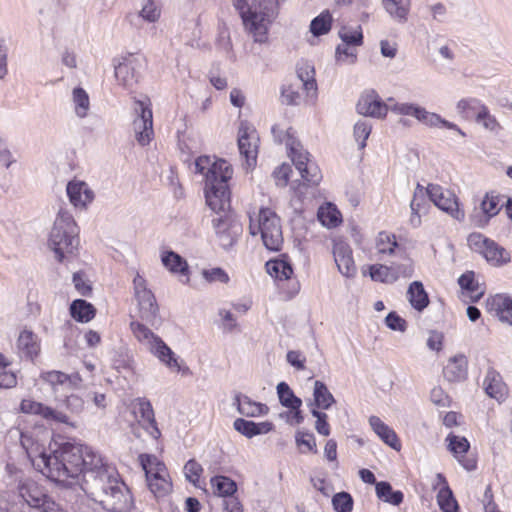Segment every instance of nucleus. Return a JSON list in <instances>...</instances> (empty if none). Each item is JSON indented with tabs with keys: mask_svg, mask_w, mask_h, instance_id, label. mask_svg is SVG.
Returning a JSON list of instances; mask_svg holds the SVG:
<instances>
[{
	"mask_svg": "<svg viewBox=\"0 0 512 512\" xmlns=\"http://www.w3.org/2000/svg\"><path fill=\"white\" fill-rule=\"evenodd\" d=\"M71 316L78 322L86 323L95 317L94 306L83 299H76L70 305Z\"/></svg>",
	"mask_w": 512,
	"mask_h": 512,
	"instance_id": "obj_37",
	"label": "nucleus"
},
{
	"mask_svg": "<svg viewBox=\"0 0 512 512\" xmlns=\"http://www.w3.org/2000/svg\"><path fill=\"white\" fill-rule=\"evenodd\" d=\"M105 463L91 447L72 442H55L49 446V453H42L36 461V468L47 478L64 485H72L82 474L85 484L87 473L99 470Z\"/></svg>",
	"mask_w": 512,
	"mask_h": 512,
	"instance_id": "obj_1",
	"label": "nucleus"
},
{
	"mask_svg": "<svg viewBox=\"0 0 512 512\" xmlns=\"http://www.w3.org/2000/svg\"><path fill=\"white\" fill-rule=\"evenodd\" d=\"M195 172L204 176L206 203L212 211H224L231 206L228 181L232 178V166L224 159L214 160L200 156L195 160Z\"/></svg>",
	"mask_w": 512,
	"mask_h": 512,
	"instance_id": "obj_3",
	"label": "nucleus"
},
{
	"mask_svg": "<svg viewBox=\"0 0 512 512\" xmlns=\"http://www.w3.org/2000/svg\"><path fill=\"white\" fill-rule=\"evenodd\" d=\"M427 193L429 200L436 207L458 221L464 220L465 213L460 209L458 199L454 193L438 184H429L427 186Z\"/></svg>",
	"mask_w": 512,
	"mask_h": 512,
	"instance_id": "obj_12",
	"label": "nucleus"
},
{
	"mask_svg": "<svg viewBox=\"0 0 512 512\" xmlns=\"http://www.w3.org/2000/svg\"><path fill=\"white\" fill-rule=\"evenodd\" d=\"M79 229L73 216L60 209L51 229L48 246L55 258L62 262L65 254H72L79 246Z\"/></svg>",
	"mask_w": 512,
	"mask_h": 512,
	"instance_id": "obj_4",
	"label": "nucleus"
},
{
	"mask_svg": "<svg viewBox=\"0 0 512 512\" xmlns=\"http://www.w3.org/2000/svg\"><path fill=\"white\" fill-rule=\"evenodd\" d=\"M483 385L486 394L498 401L503 399L507 394V387L502 381L501 375L493 368L488 369Z\"/></svg>",
	"mask_w": 512,
	"mask_h": 512,
	"instance_id": "obj_27",
	"label": "nucleus"
},
{
	"mask_svg": "<svg viewBox=\"0 0 512 512\" xmlns=\"http://www.w3.org/2000/svg\"><path fill=\"white\" fill-rule=\"evenodd\" d=\"M446 440L448 441V449L456 458L467 453L470 448V444L465 437L449 434Z\"/></svg>",
	"mask_w": 512,
	"mask_h": 512,
	"instance_id": "obj_52",
	"label": "nucleus"
},
{
	"mask_svg": "<svg viewBox=\"0 0 512 512\" xmlns=\"http://www.w3.org/2000/svg\"><path fill=\"white\" fill-rule=\"evenodd\" d=\"M167 472H161L159 475L146 477L147 485L155 496H164L171 488V483L166 479Z\"/></svg>",
	"mask_w": 512,
	"mask_h": 512,
	"instance_id": "obj_47",
	"label": "nucleus"
},
{
	"mask_svg": "<svg viewBox=\"0 0 512 512\" xmlns=\"http://www.w3.org/2000/svg\"><path fill=\"white\" fill-rule=\"evenodd\" d=\"M333 256L337 268L343 276L351 278L356 275L357 268L349 244L344 241L334 242Z\"/></svg>",
	"mask_w": 512,
	"mask_h": 512,
	"instance_id": "obj_17",
	"label": "nucleus"
},
{
	"mask_svg": "<svg viewBox=\"0 0 512 512\" xmlns=\"http://www.w3.org/2000/svg\"><path fill=\"white\" fill-rule=\"evenodd\" d=\"M490 309L495 311L502 322L512 324V298L507 295L497 294L488 300Z\"/></svg>",
	"mask_w": 512,
	"mask_h": 512,
	"instance_id": "obj_30",
	"label": "nucleus"
},
{
	"mask_svg": "<svg viewBox=\"0 0 512 512\" xmlns=\"http://www.w3.org/2000/svg\"><path fill=\"white\" fill-rule=\"evenodd\" d=\"M297 77L301 82L303 89L307 91V93L313 91L314 93L317 90V84L314 78V68L309 64L305 63L302 66L297 68Z\"/></svg>",
	"mask_w": 512,
	"mask_h": 512,
	"instance_id": "obj_49",
	"label": "nucleus"
},
{
	"mask_svg": "<svg viewBox=\"0 0 512 512\" xmlns=\"http://www.w3.org/2000/svg\"><path fill=\"white\" fill-rule=\"evenodd\" d=\"M249 231L253 236L260 233L266 249L275 252L281 250L284 239L280 218L271 209L261 208L256 219L250 216Z\"/></svg>",
	"mask_w": 512,
	"mask_h": 512,
	"instance_id": "obj_5",
	"label": "nucleus"
},
{
	"mask_svg": "<svg viewBox=\"0 0 512 512\" xmlns=\"http://www.w3.org/2000/svg\"><path fill=\"white\" fill-rule=\"evenodd\" d=\"M477 123L483 125V127L491 132L498 134V132L502 129L500 123L497 119L490 114L488 108H483L481 112L477 115Z\"/></svg>",
	"mask_w": 512,
	"mask_h": 512,
	"instance_id": "obj_57",
	"label": "nucleus"
},
{
	"mask_svg": "<svg viewBox=\"0 0 512 512\" xmlns=\"http://www.w3.org/2000/svg\"><path fill=\"white\" fill-rule=\"evenodd\" d=\"M202 472V466L194 459H190L184 465L185 477L189 482L193 483L194 485H196Z\"/></svg>",
	"mask_w": 512,
	"mask_h": 512,
	"instance_id": "obj_61",
	"label": "nucleus"
},
{
	"mask_svg": "<svg viewBox=\"0 0 512 512\" xmlns=\"http://www.w3.org/2000/svg\"><path fill=\"white\" fill-rule=\"evenodd\" d=\"M72 100L76 115L79 118L86 117L90 108V100L87 92L81 87L74 88L72 91Z\"/></svg>",
	"mask_w": 512,
	"mask_h": 512,
	"instance_id": "obj_46",
	"label": "nucleus"
},
{
	"mask_svg": "<svg viewBox=\"0 0 512 512\" xmlns=\"http://www.w3.org/2000/svg\"><path fill=\"white\" fill-rule=\"evenodd\" d=\"M483 108L486 106L477 98L461 99L456 105L458 114L466 119L475 117L477 120V115Z\"/></svg>",
	"mask_w": 512,
	"mask_h": 512,
	"instance_id": "obj_39",
	"label": "nucleus"
},
{
	"mask_svg": "<svg viewBox=\"0 0 512 512\" xmlns=\"http://www.w3.org/2000/svg\"><path fill=\"white\" fill-rule=\"evenodd\" d=\"M234 429L247 438L267 434L273 430L274 425L269 421L256 423L244 418H237L233 423Z\"/></svg>",
	"mask_w": 512,
	"mask_h": 512,
	"instance_id": "obj_26",
	"label": "nucleus"
},
{
	"mask_svg": "<svg viewBox=\"0 0 512 512\" xmlns=\"http://www.w3.org/2000/svg\"><path fill=\"white\" fill-rule=\"evenodd\" d=\"M251 129L247 122H241L238 130V148L242 156L245 157L248 167L256 165L257 146L250 141Z\"/></svg>",
	"mask_w": 512,
	"mask_h": 512,
	"instance_id": "obj_22",
	"label": "nucleus"
},
{
	"mask_svg": "<svg viewBox=\"0 0 512 512\" xmlns=\"http://www.w3.org/2000/svg\"><path fill=\"white\" fill-rule=\"evenodd\" d=\"M468 361L465 355L451 357L443 369V376L449 382H461L467 377Z\"/></svg>",
	"mask_w": 512,
	"mask_h": 512,
	"instance_id": "obj_25",
	"label": "nucleus"
},
{
	"mask_svg": "<svg viewBox=\"0 0 512 512\" xmlns=\"http://www.w3.org/2000/svg\"><path fill=\"white\" fill-rule=\"evenodd\" d=\"M132 409L138 423L150 434V436L153 439L160 438L161 431L157 426L151 402L146 398H136L132 402Z\"/></svg>",
	"mask_w": 512,
	"mask_h": 512,
	"instance_id": "obj_15",
	"label": "nucleus"
},
{
	"mask_svg": "<svg viewBox=\"0 0 512 512\" xmlns=\"http://www.w3.org/2000/svg\"><path fill=\"white\" fill-rule=\"evenodd\" d=\"M283 102L287 105H298L301 100L299 93V84H289L284 86L281 91Z\"/></svg>",
	"mask_w": 512,
	"mask_h": 512,
	"instance_id": "obj_60",
	"label": "nucleus"
},
{
	"mask_svg": "<svg viewBox=\"0 0 512 512\" xmlns=\"http://www.w3.org/2000/svg\"><path fill=\"white\" fill-rule=\"evenodd\" d=\"M336 402L332 393L328 390L326 384L316 380L313 389V402L310 404L315 409H329Z\"/></svg>",
	"mask_w": 512,
	"mask_h": 512,
	"instance_id": "obj_35",
	"label": "nucleus"
},
{
	"mask_svg": "<svg viewBox=\"0 0 512 512\" xmlns=\"http://www.w3.org/2000/svg\"><path fill=\"white\" fill-rule=\"evenodd\" d=\"M458 283L462 289L473 294L471 296L473 301H478L483 296V291L480 290L478 282L475 281V273L473 271L462 274L458 279Z\"/></svg>",
	"mask_w": 512,
	"mask_h": 512,
	"instance_id": "obj_48",
	"label": "nucleus"
},
{
	"mask_svg": "<svg viewBox=\"0 0 512 512\" xmlns=\"http://www.w3.org/2000/svg\"><path fill=\"white\" fill-rule=\"evenodd\" d=\"M357 111L361 115L383 118L388 112V106L375 93L363 95L357 103Z\"/></svg>",
	"mask_w": 512,
	"mask_h": 512,
	"instance_id": "obj_21",
	"label": "nucleus"
},
{
	"mask_svg": "<svg viewBox=\"0 0 512 512\" xmlns=\"http://www.w3.org/2000/svg\"><path fill=\"white\" fill-rule=\"evenodd\" d=\"M229 210L230 207L224 211H214L217 215L212 219L216 240L224 250L231 249L241 233L240 225L229 215Z\"/></svg>",
	"mask_w": 512,
	"mask_h": 512,
	"instance_id": "obj_10",
	"label": "nucleus"
},
{
	"mask_svg": "<svg viewBox=\"0 0 512 512\" xmlns=\"http://www.w3.org/2000/svg\"><path fill=\"white\" fill-rule=\"evenodd\" d=\"M332 16L328 11L322 12L315 17L310 24V31L314 36H321L331 29Z\"/></svg>",
	"mask_w": 512,
	"mask_h": 512,
	"instance_id": "obj_50",
	"label": "nucleus"
},
{
	"mask_svg": "<svg viewBox=\"0 0 512 512\" xmlns=\"http://www.w3.org/2000/svg\"><path fill=\"white\" fill-rule=\"evenodd\" d=\"M143 59L138 56L129 55L115 66V77L120 85L132 90L139 82Z\"/></svg>",
	"mask_w": 512,
	"mask_h": 512,
	"instance_id": "obj_13",
	"label": "nucleus"
},
{
	"mask_svg": "<svg viewBox=\"0 0 512 512\" xmlns=\"http://www.w3.org/2000/svg\"><path fill=\"white\" fill-rule=\"evenodd\" d=\"M265 267L267 273L277 280H288L293 274V268L286 255L267 261Z\"/></svg>",
	"mask_w": 512,
	"mask_h": 512,
	"instance_id": "obj_32",
	"label": "nucleus"
},
{
	"mask_svg": "<svg viewBox=\"0 0 512 512\" xmlns=\"http://www.w3.org/2000/svg\"><path fill=\"white\" fill-rule=\"evenodd\" d=\"M369 424L373 431L381 438V440L393 448L394 450H400L401 445L399 439L388 425H386L379 417L371 416L369 418Z\"/></svg>",
	"mask_w": 512,
	"mask_h": 512,
	"instance_id": "obj_28",
	"label": "nucleus"
},
{
	"mask_svg": "<svg viewBox=\"0 0 512 512\" xmlns=\"http://www.w3.org/2000/svg\"><path fill=\"white\" fill-rule=\"evenodd\" d=\"M10 363L0 354V387L12 388L17 384V378L13 371L9 369Z\"/></svg>",
	"mask_w": 512,
	"mask_h": 512,
	"instance_id": "obj_51",
	"label": "nucleus"
},
{
	"mask_svg": "<svg viewBox=\"0 0 512 512\" xmlns=\"http://www.w3.org/2000/svg\"><path fill=\"white\" fill-rule=\"evenodd\" d=\"M138 460L146 477L166 472L165 464L155 455L143 453L139 455Z\"/></svg>",
	"mask_w": 512,
	"mask_h": 512,
	"instance_id": "obj_41",
	"label": "nucleus"
},
{
	"mask_svg": "<svg viewBox=\"0 0 512 512\" xmlns=\"http://www.w3.org/2000/svg\"><path fill=\"white\" fill-rule=\"evenodd\" d=\"M482 255L494 266L505 265L511 260L510 253L493 240H490Z\"/></svg>",
	"mask_w": 512,
	"mask_h": 512,
	"instance_id": "obj_36",
	"label": "nucleus"
},
{
	"mask_svg": "<svg viewBox=\"0 0 512 512\" xmlns=\"http://www.w3.org/2000/svg\"><path fill=\"white\" fill-rule=\"evenodd\" d=\"M133 110L135 118L132 122V129L135 138L139 145L146 146L154 136L152 110L149 105L141 100L134 101Z\"/></svg>",
	"mask_w": 512,
	"mask_h": 512,
	"instance_id": "obj_11",
	"label": "nucleus"
},
{
	"mask_svg": "<svg viewBox=\"0 0 512 512\" xmlns=\"http://www.w3.org/2000/svg\"><path fill=\"white\" fill-rule=\"evenodd\" d=\"M203 278L209 282H219V283H228L230 278L226 271L220 267H215L211 269H203L201 272Z\"/></svg>",
	"mask_w": 512,
	"mask_h": 512,
	"instance_id": "obj_59",
	"label": "nucleus"
},
{
	"mask_svg": "<svg viewBox=\"0 0 512 512\" xmlns=\"http://www.w3.org/2000/svg\"><path fill=\"white\" fill-rule=\"evenodd\" d=\"M233 400L237 411L245 417H259L269 412V408L266 404L253 401L244 394H236Z\"/></svg>",
	"mask_w": 512,
	"mask_h": 512,
	"instance_id": "obj_23",
	"label": "nucleus"
},
{
	"mask_svg": "<svg viewBox=\"0 0 512 512\" xmlns=\"http://www.w3.org/2000/svg\"><path fill=\"white\" fill-rule=\"evenodd\" d=\"M397 246L395 235L386 232L379 233L376 241V247L379 253L393 254Z\"/></svg>",
	"mask_w": 512,
	"mask_h": 512,
	"instance_id": "obj_55",
	"label": "nucleus"
},
{
	"mask_svg": "<svg viewBox=\"0 0 512 512\" xmlns=\"http://www.w3.org/2000/svg\"><path fill=\"white\" fill-rule=\"evenodd\" d=\"M407 299L411 306L421 312L429 305V297L422 282H412L407 290Z\"/></svg>",
	"mask_w": 512,
	"mask_h": 512,
	"instance_id": "obj_34",
	"label": "nucleus"
},
{
	"mask_svg": "<svg viewBox=\"0 0 512 512\" xmlns=\"http://www.w3.org/2000/svg\"><path fill=\"white\" fill-rule=\"evenodd\" d=\"M339 37L346 45L359 46L363 43V34L360 26H358L355 30L342 28L339 31Z\"/></svg>",
	"mask_w": 512,
	"mask_h": 512,
	"instance_id": "obj_58",
	"label": "nucleus"
},
{
	"mask_svg": "<svg viewBox=\"0 0 512 512\" xmlns=\"http://www.w3.org/2000/svg\"><path fill=\"white\" fill-rule=\"evenodd\" d=\"M130 328L136 339L164 365L176 371L181 370L180 363L170 347L148 327L139 321H132Z\"/></svg>",
	"mask_w": 512,
	"mask_h": 512,
	"instance_id": "obj_6",
	"label": "nucleus"
},
{
	"mask_svg": "<svg viewBox=\"0 0 512 512\" xmlns=\"http://www.w3.org/2000/svg\"><path fill=\"white\" fill-rule=\"evenodd\" d=\"M67 195L75 207H85L94 198L93 191L83 181L73 180L67 184Z\"/></svg>",
	"mask_w": 512,
	"mask_h": 512,
	"instance_id": "obj_24",
	"label": "nucleus"
},
{
	"mask_svg": "<svg viewBox=\"0 0 512 512\" xmlns=\"http://www.w3.org/2000/svg\"><path fill=\"white\" fill-rule=\"evenodd\" d=\"M134 296L139 307V317L157 327L161 323L159 317V307L154 294L147 288L146 280L137 273L133 279Z\"/></svg>",
	"mask_w": 512,
	"mask_h": 512,
	"instance_id": "obj_9",
	"label": "nucleus"
},
{
	"mask_svg": "<svg viewBox=\"0 0 512 512\" xmlns=\"http://www.w3.org/2000/svg\"><path fill=\"white\" fill-rule=\"evenodd\" d=\"M437 485H442L438 494H437V502L440 509L443 512H457L458 503L453 496L451 489L449 488L446 478L443 474L438 473L436 475Z\"/></svg>",
	"mask_w": 512,
	"mask_h": 512,
	"instance_id": "obj_29",
	"label": "nucleus"
},
{
	"mask_svg": "<svg viewBox=\"0 0 512 512\" xmlns=\"http://www.w3.org/2000/svg\"><path fill=\"white\" fill-rule=\"evenodd\" d=\"M286 147L289 151L288 154L291 157L294 166L299 171L302 179L308 185H318L322 179L321 171L318 165L314 161L310 160L309 153L302 148L300 142L293 136L288 135Z\"/></svg>",
	"mask_w": 512,
	"mask_h": 512,
	"instance_id": "obj_8",
	"label": "nucleus"
},
{
	"mask_svg": "<svg viewBox=\"0 0 512 512\" xmlns=\"http://www.w3.org/2000/svg\"><path fill=\"white\" fill-rule=\"evenodd\" d=\"M311 414L316 418L315 429L316 431L323 435L328 436L330 434V426L328 424V416L326 413L321 412L315 408L311 409Z\"/></svg>",
	"mask_w": 512,
	"mask_h": 512,
	"instance_id": "obj_62",
	"label": "nucleus"
},
{
	"mask_svg": "<svg viewBox=\"0 0 512 512\" xmlns=\"http://www.w3.org/2000/svg\"><path fill=\"white\" fill-rule=\"evenodd\" d=\"M214 494L221 497H231L237 491L235 481L227 476H214L210 480Z\"/></svg>",
	"mask_w": 512,
	"mask_h": 512,
	"instance_id": "obj_40",
	"label": "nucleus"
},
{
	"mask_svg": "<svg viewBox=\"0 0 512 512\" xmlns=\"http://www.w3.org/2000/svg\"><path fill=\"white\" fill-rule=\"evenodd\" d=\"M40 377L52 387L55 396L61 388L63 390L77 388L81 382L79 374L68 375L56 370L42 372Z\"/></svg>",
	"mask_w": 512,
	"mask_h": 512,
	"instance_id": "obj_18",
	"label": "nucleus"
},
{
	"mask_svg": "<svg viewBox=\"0 0 512 512\" xmlns=\"http://www.w3.org/2000/svg\"><path fill=\"white\" fill-rule=\"evenodd\" d=\"M17 353L21 359L33 361L40 353V339L33 331L24 329L17 339Z\"/></svg>",
	"mask_w": 512,
	"mask_h": 512,
	"instance_id": "obj_20",
	"label": "nucleus"
},
{
	"mask_svg": "<svg viewBox=\"0 0 512 512\" xmlns=\"http://www.w3.org/2000/svg\"><path fill=\"white\" fill-rule=\"evenodd\" d=\"M20 443L35 467L36 461L39 459L42 453H48L46 449L39 443L34 432H21Z\"/></svg>",
	"mask_w": 512,
	"mask_h": 512,
	"instance_id": "obj_33",
	"label": "nucleus"
},
{
	"mask_svg": "<svg viewBox=\"0 0 512 512\" xmlns=\"http://www.w3.org/2000/svg\"><path fill=\"white\" fill-rule=\"evenodd\" d=\"M385 11L398 23L404 24L408 20L411 9V0H382Z\"/></svg>",
	"mask_w": 512,
	"mask_h": 512,
	"instance_id": "obj_31",
	"label": "nucleus"
},
{
	"mask_svg": "<svg viewBox=\"0 0 512 512\" xmlns=\"http://www.w3.org/2000/svg\"><path fill=\"white\" fill-rule=\"evenodd\" d=\"M427 197V187L425 188L420 183H417L410 202L411 216L409 220L410 224L415 228L421 225V217L427 214L430 207V200Z\"/></svg>",
	"mask_w": 512,
	"mask_h": 512,
	"instance_id": "obj_19",
	"label": "nucleus"
},
{
	"mask_svg": "<svg viewBox=\"0 0 512 512\" xmlns=\"http://www.w3.org/2000/svg\"><path fill=\"white\" fill-rule=\"evenodd\" d=\"M20 410L25 414L41 416L47 421L72 425L69 416L65 412L46 406L31 399H23L20 404Z\"/></svg>",
	"mask_w": 512,
	"mask_h": 512,
	"instance_id": "obj_16",
	"label": "nucleus"
},
{
	"mask_svg": "<svg viewBox=\"0 0 512 512\" xmlns=\"http://www.w3.org/2000/svg\"><path fill=\"white\" fill-rule=\"evenodd\" d=\"M17 495L28 507L38 509L49 496L45 489L29 477H20L16 486Z\"/></svg>",
	"mask_w": 512,
	"mask_h": 512,
	"instance_id": "obj_14",
	"label": "nucleus"
},
{
	"mask_svg": "<svg viewBox=\"0 0 512 512\" xmlns=\"http://www.w3.org/2000/svg\"><path fill=\"white\" fill-rule=\"evenodd\" d=\"M375 489L377 497L384 502H387L394 506H398L403 502V493L399 490H393L389 482L380 481L376 483Z\"/></svg>",
	"mask_w": 512,
	"mask_h": 512,
	"instance_id": "obj_38",
	"label": "nucleus"
},
{
	"mask_svg": "<svg viewBox=\"0 0 512 512\" xmlns=\"http://www.w3.org/2000/svg\"><path fill=\"white\" fill-rule=\"evenodd\" d=\"M499 198L497 196H489L488 194L481 202V208L489 218L495 216L499 212Z\"/></svg>",
	"mask_w": 512,
	"mask_h": 512,
	"instance_id": "obj_64",
	"label": "nucleus"
},
{
	"mask_svg": "<svg viewBox=\"0 0 512 512\" xmlns=\"http://www.w3.org/2000/svg\"><path fill=\"white\" fill-rule=\"evenodd\" d=\"M277 395L279 402L286 408H301L302 400L297 397L286 382H280L277 385Z\"/></svg>",
	"mask_w": 512,
	"mask_h": 512,
	"instance_id": "obj_42",
	"label": "nucleus"
},
{
	"mask_svg": "<svg viewBox=\"0 0 512 512\" xmlns=\"http://www.w3.org/2000/svg\"><path fill=\"white\" fill-rule=\"evenodd\" d=\"M161 260L163 265L173 273L186 274L188 272L186 260L174 251L163 253Z\"/></svg>",
	"mask_w": 512,
	"mask_h": 512,
	"instance_id": "obj_43",
	"label": "nucleus"
},
{
	"mask_svg": "<svg viewBox=\"0 0 512 512\" xmlns=\"http://www.w3.org/2000/svg\"><path fill=\"white\" fill-rule=\"evenodd\" d=\"M55 400L58 403L56 409L61 410L62 412V409L65 408L71 414L78 415L84 409V400L76 394L67 395L64 399H61L56 395Z\"/></svg>",
	"mask_w": 512,
	"mask_h": 512,
	"instance_id": "obj_44",
	"label": "nucleus"
},
{
	"mask_svg": "<svg viewBox=\"0 0 512 512\" xmlns=\"http://www.w3.org/2000/svg\"><path fill=\"white\" fill-rule=\"evenodd\" d=\"M372 130V124L368 120H359L354 125V138L358 142L359 149L366 147V140L368 139Z\"/></svg>",
	"mask_w": 512,
	"mask_h": 512,
	"instance_id": "obj_53",
	"label": "nucleus"
},
{
	"mask_svg": "<svg viewBox=\"0 0 512 512\" xmlns=\"http://www.w3.org/2000/svg\"><path fill=\"white\" fill-rule=\"evenodd\" d=\"M370 277L373 281L393 283L398 279V274L394 271V267L375 264L370 266Z\"/></svg>",
	"mask_w": 512,
	"mask_h": 512,
	"instance_id": "obj_45",
	"label": "nucleus"
},
{
	"mask_svg": "<svg viewBox=\"0 0 512 512\" xmlns=\"http://www.w3.org/2000/svg\"><path fill=\"white\" fill-rule=\"evenodd\" d=\"M81 489L108 511L127 512L133 504L129 488L118 478L116 470L106 463L99 470L87 473Z\"/></svg>",
	"mask_w": 512,
	"mask_h": 512,
	"instance_id": "obj_2",
	"label": "nucleus"
},
{
	"mask_svg": "<svg viewBox=\"0 0 512 512\" xmlns=\"http://www.w3.org/2000/svg\"><path fill=\"white\" fill-rule=\"evenodd\" d=\"M318 218L323 225L328 227H336L341 222L339 211L332 205L327 208H320Z\"/></svg>",
	"mask_w": 512,
	"mask_h": 512,
	"instance_id": "obj_54",
	"label": "nucleus"
},
{
	"mask_svg": "<svg viewBox=\"0 0 512 512\" xmlns=\"http://www.w3.org/2000/svg\"><path fill=\"white\" fill-rule=\"evenodd\" d=\"M353 504V498L348 492L342 491L332 497V505L337 512H351Z\"/></svg>",
	"mask_w": 512,
	"mask_h": 512,
	"instance_id": "obj_56",
	"label": "nucleus"
},
{
	"mask_svg": "<svg viewBox=\"0 0 512 512\" xmlns=\"http://www.w3.org/2000/svg\"><path fill=\"white\" fill-rule=\"evenodd\" d=\"M251 12L247 30L256 42L264 43L267 40L268 25L279 13V2L278 0H254Z\"/></svg>",
	"mask_w": 512,
	"mask_h": 512,
	"instance_id": "obj_7",
	"label": "nucleus"
},
{
	"mask_svg": "<svg viewBox=\"0 0 512 512\" xmlns=\"http://www.w3.org/2000/svg\"><path fill=\"white\" fill-rule=\"evenodd\" d=\"M490 240L491 239L485 237L481 233H471L467 239L469 247L473 251L480 253V254H483V252H484L486 246L488 245V243L490 242Z\"/></svg>",
	"mask_w": 512,
	"mask_h": 512,
	"instance_id": "obj_63",
	"label": "nucleus"
}]
</instances>
